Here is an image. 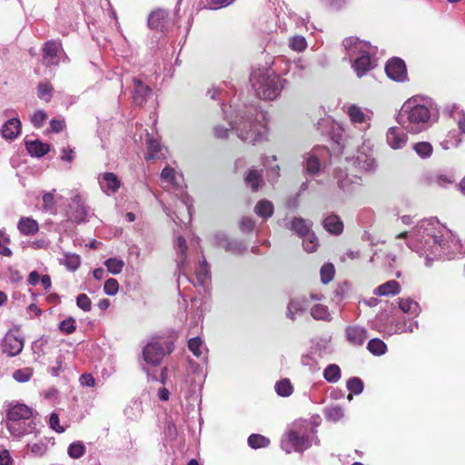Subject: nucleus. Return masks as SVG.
I'll return each instance as SVG.
<instances>
[{
	"label": "nucleus",
	"instance_id": "f257e3e1",
	"mask_svg": "<svg viewBox=\"0 0 465 465\" xmlns=\"http://www.w3.org/2000/svg\"><path fill=\"white\" fill-rule=\"evenodd\" d=\"M397 238H407V244L427 267L434 261L455 259L465 254V244L450 229L435 218L419 222L410 233L404 232Z\"/></svg>",
	"mask_w": 465,
	"mask_h": 465
},
{
	"label": "nucleus",
	"instance_id": "f03ea898",
	"mask_svg": "<svg viewBox=\"0 0 465 465\" xmlns=\"http://www.w3.org/2000/svg\"><path fill=\"white\" fill-rule=\"evenodd\" d=\"M225 120L230 129L217 124L213 127L214 136L218 139L228 137L230 131L244 143L256 144L267 139V114L255 104H242V106L229 105V110L223 107Z\"/></svg>",
	"mask_w": 465,
	"mask_h": 465
},
{
	"label": "nucleus",
	"instance_id": "7ed1b4c3",
	"mask_svg": "<svg viewBox=\"0 0 465 465\" xmlns=\"http://www.w3.org/2000/svg\"><path fill=\"white\" fill-rule=\"evenodd\" d=\"M439 108L428 96L414 95L407 99L397 115L398 124L410 134L429 130L439 119Z\"/></svg>",
	"mask_w": 465,
	"mask_h": 465
},
{
	"label": "nucleus",
	"instance_id": "20e7f679",
	"mask_svg": "<svg viewBox=\"0 0 465 465\" xmlns=\"http://www.w3.org/2000/svg\"><path fill=\"white\" fill-rule=\"evenodd\" d=\"M342 45L358 77L365 75L376 66V46L353 36L344 39Z\"/></svg>",
	"mask_w": 465,
	"mask_h": 465
},
{
	"label": "nucleus",
	"instance_id": "39448f33",
	"mask_svg": "<svg viewBox=\"0 0 465 465\" xmlns=\"http://www.w3.org/2000/svg\"><path fill=\"white\" fill-rule=\"evenodd\" d=\"M175 250L176 265L181 272L177 278L178 289H180L181 285L184 282H191L194 287L207 289L210 281V273L206 261L203 259V262H200L195 272V279L192 280L188 275V272L191 271V262L186 255L187 243L183 236L178 237L175 243Z\"/></svg>",
	"mask_w": 465,
	"mask_h": 465
},
{
	"label": "nucleus",
	"instance_id": "423d86ee",
	"mask_svg": "<svg viewBox=\"0 0 465 465\" xmlns=\"http://www.w3.org/2000/svg\"><path fill=\"white\" fill-rule=\"evenodd\" d=\"M252 86L260 99L275 100L282 93L286 80L271 68H259L250 76Z\"/></svg>",
	"mask_w": 465,
	"mask_h": 465
},
{
	"label": "nucleus",
	"instance_id": "0eeeda50",
	"mask_svg": "<svg viewBox=\"0 0 465 465\" xmlns=\"http://www.w3.org/2000/svg\"><path fill=\"white\" fill-rule=\"evenodd\" d=\"M161 181L165 183L164 186L168 190L173 191L179 196L188 213L191 214L193 201L184 192L182 173H178L173 167L165 166L161 173Z\"/></svg>",
	"mask_w": 465,
	"mask_h": 465
},
{
	"label": "nucleus",
	"instance_id": "6e6552de",
	"mask_svg": "<svg viewBox=\"0 0 465 465\" xmlns=\"http://www.w3.org/2000/svg\"><path fill=\"white\" fill-rule=\"evenodd\" d=\"M311 307V314L316 320H330V313L325 305L316 303L311 306V302L302 299V301H292L288 305L287 317L294 320V314Z\"/></svg>",
	"mask_w": 465,
	"mask_h": 465
},
{
	"label": "nucleus",
	"instance_id": "1a4fd4ad",
	"mask_svg": "<svg viewBox=\"0 0 465 465\" xmlns=\"http://www.w3.org/2000/svg\"><path fill=\"white\" fill-rule=\"evenodd\" d=\"M173 348L171 341H151L143 350V360L153 366L159 365L163 356L171 353Z\"/></svg>",
	"mask_w": 465,
	"mask_h": 465
},
{
	"label": "nucleus",
	"instance_id": "9d476101",
	"mask_svg": "<svg viewBox=\"0 0 465 465\" xmlns=\"http://www.w3.org/2000/svg\"><path fill=\"white\" fill-rule=\"evenodd\" d=\"M66 215L70 221L76 223H84L88 221L91 215V210L85 204L84 200L79 193L72 197Z\"/></svg>",
	"mask_w": 465,
	"mask_h": 465
},
{
	"label": "nucleus",
	"instance_id": "9b49d317",
	"mask_svg": "<svg viewBox=\"0 0 465 465\" xmlns=\"http://www.w3.org/2000/svg\"><path fill=\"white\" fill-rule=\"evenodd\" d=\"M346 112L351 122L361 130H366L370 127L371 111L363 109L357 104H349Z\"/></svg>",
	"mask_w": 465,
	"mask_h": 465
},
{
	"label": "nucleus",
	"instance_id": "f8f14e48",
	"mask_svg": "<svg viewBox=\"0 0 465 465\" xmlns=\"http://www.w3.org/2000/svg\"><path fill=\"white\" fill-rule=\"evenodd\" d=\"M328 154L325 147L313 148L304 155V167L309 175H316L321 171L322 159Z\"/></svg>",
	"mask_w": 465,
	"mask_h": 465
},
{
	"label": "nucleus",
	"instance_id": "ddd939ff",
	"mask_svg": "<svg viewBox=\"0 0 465 465\" xmlns=\"http://www.w3.org/2000/svg\"><path fill=\"white\" fill-rule=\"evenodd\" d=\"M64 55L61 41L50 40L43 48V61L46 65H57L61 56Z\"/></svg>",
	"mask_w": 465,
	"mask_h": 465
},
{
	"label": "nucleus",
	"instance_id": "4468645a",
	"mask_svg": "<svg viewBox=\"0 0 465 465\" xmlns=\"http://www.w3.org/2000/svg\"><path fill=\"white\" fill-rule=\"evenodd\" d=\"M387 76L396 82H404L407 79V68L404 61L398 57L390 59L385 65Z\"/></svg>",
	"mask_w": 465,
	"mask_h": 465
},
{
	"label": "nucleus",
	"instance_id": "2eb2a0df",
	"mask_svg": "<svg viewBox=\"0 0 465 465\" xmlns=\"http://www.w3.org/2000/svg\"><path fill=\"white\" fill-rule=\"evenodd\" d=\"M213 239L215 244L223 248L226 252L240 254L247 250V245L242 241L228 238L223 232L215 233Z\"/></svg>",
	"mask_w": 465,
	"mask_h": 465
},
{
	"label": "nucleus",
	"instance_id": "dca6fc26",
	"mask_svg": "<svg viewBox=\"0 0 465 465\" xmlns=\"http://www.w3.org/2000/svg\"><path fill=\"white\" fill-rule=\"evenodd\" d=\"M97 179L101 190L107 195L115 193L121 186V181L114 173H100Z\"/></svg>",
	"mask_w": 465,
	"mask_h": 465
},
{
	"label": "nucleus",
	"instance_id": "f3484780",
	"mask_svg": "<svg viewBox=\"0 0 465 465\" xmlns=\"http://www.w3.org/2000/svg\"><path fill=\"white\" fill-rule=\"evenodd\" d=\"M401 127H390L386 134V141L389 146L394 150L403 148L408 141V135Z\"/></svg>",
	"mask_w": 465,
	"mask_h": 465
},
{
	"label": "nucleus",
	"instance_id": "a211bd4d",
	"mask_svg": "<svg viewBox=\"0 0 465 465\" xmlns=\"http://www.w3.org/2000/svg\"><path fill=\"white\" fill-rule=\"evenodd\" d=\"M24 348V339L15 333H7L3 340L2 351L8 356L18 355Z\"/></svg>",
	"mask_w": 465,
	"mask_h": 465
},
{
	"label": "nucleus",
	"instance_id": "6ab92c4d",
	"mask_svg": "<svg viewBox=\"0 0 465 465\" xmlns=\"http://www.w3.org/2000/svg\"><path fill=\"white\" fill-rule=\"evenodd\" d=\"M134 88L132 91L133 103L142 106L146 103L147 98L152 94V89L139 79L134 78Z\"/></svg>",
	"mask_w": 465,
	"mask_h": 465
},
{
	"label": "nucleus",
	"instance_id": "aec40b11",
	"mask_svg": "<svg viewBox=\"0 0 465 465\" xmlns=\"http://www.w3.org/2000/svg\"><path fill=\"white\" fill-rule=\"evenodd\" d=\"M150 28L163 32L168 27V13L163 9L153 11L148 17Z\"/></svg>",
	"mask_w": 465,
	"mask_h": 465
},
{
	"label": "nucleus",
	"instance_id": "412c9836",
	"mask_svg": "<svg viewBox=\"0 0 465 465\" xmlns=\"http://www.w3.org/2000/svg\"><path fill=\"white\" fill-rule=\"evenodd\" d=\"M32 416L33 410L31 408L25 404L17 403L9 408L7 420L30 421Z\"/></svg>",
	"mask_w": 465,
	"mask_h": 465
},
{
	"label": "nucleus",
	"instance_id": "4be33fe9",
	"mask_svg": "<svg viewBox=\"0 0 465 465\" xmlns=\"http://www.w3.org/2000/svg\"><path fill=\"white\" fill-rule=\"evenodd\" d=\"M6 428L15 438H20L25 434L32 432L34 427L32 421L25 420H6Z\"/></svg>",
	"mask_w": 465,
	"mask_h": 465
},
{
	"label": "nucleus",
	"instance_id": "5701e85b",
	"mask_svg": "<svg viewBox=\"0 0 465 465\" xmlns=\"http://www.w3.org/2000/svg\"><path fill=\"white\" fill-rule=\"evenodd\" d=\"M21 133V122L14 117L6 121L2 128V135L6 140H15Z\"/></svg>",
	"mask_w": 465,
	"mask_h": 465
},
{
	"label": "nucleus",
	"instance_id": "b1692460",
	"mask_svg": "<svg viewBox=\"0 0 465 465\" xmlns=\"http://www.w3.org/2000/svg\"><path fill=\"white\" fill-rule=\"evenodd\" d=\"M346 338L352 345H362L367 339V331L360 326H349L345 330Z\"/></svg>",
	"mask_w": 465,
	"mask_h": 465
},
{
	"label": "nucleus",
	"instance_id": "393cba45",
	"mask_svg": "<svg viewBox=\"0 0 465 465\" xmlns=\"http://www.w3.org/2000/svg\"><path fill=\"white\" fill-rule=\"evenodd\" d=\"M25 148L32 157H42L50 151V145L39 140L25 141Z\"/></svg>",
	"mask_w": 465,
	"mask_h": 465
},
{
	"label": "nucleus",
	"instance_id": "a878e982",
	"mask_svg": "<svg viewBox=\"0 0 465 465\" xmlns=\"http://www.w3.org/2000/svg\"><path fill=\"white\" fill-rule=\"evenodd\" d=\"M312 223L301 217H295L291 223L290 229L294 231L299 237L303 238L312 232Z\"/></svg>",
	"mask_w": 465,
	"mask_h": 465
},
{
	"label": "nucleus",
	"instance_id": "bb28decb",
	"mask_svg": "<svg viewBox=\"0 0 465 465\" xmlns=\"http://www.w3.org/2000/svg\"><path fill=\"white\" fill-rule=\"evenodd\" d=\"M324 229L331 234L340 235L343 231V223L336 214H330L322 221Z\"/></svg>",
	"mask_w": 465,
	"mask_h": 465
},
{
	"label": "nucleus",
	"instance_id": "cd10ccee",
	"mask_svg": "<svg viewBox=\"0 0 465 465\" xmlns=\"http://www.w3.org/2000/svg\"><path fill=\"white\" fill-rule=\"evenodd\" d=\"M288 440L296 451H303L312 445L308 437L300 436L293 430L289 431Z\"/></svg>",
	"mask_w": 465,
	"mask_h": 465
},
{
	"label": "nucleus",
	"instance_id": "c85d7f7f",
	"mask_svg": "<svg viewBox=\"0 0 465 465\" xmlns=\"http://www.w3.org/2000/svg\"><path fill=\"white\" fill-rule=\"evenodd\" d=\"M354 163L361 170L371 171L375 167V160L371 153L359 151Z\"/></svg>",
	"mask_w": 465,
	"mask_h": 465
},
{
	"label": "nucleus",
	"instance_id": "c756f323",
	"mask_svg": "<svg viewBox=\"0 0 465 465\" xmlns=\"http://www.w3.org/2000/svg\"><path fill=\"white\" fill-rule=\"evenodd\" d=\"M17 228L24 235H33L39 230L37 222L30 217H22L18 222Z\"/></svg>",
	"mask_w": 465,
	"mask_h": 465
},
{
	"label": "nucleus",
	"instance_id": "7c9ffc66",
	"mask_svg": "<svg viewBox=\"0 0 465 465\" xmlns=\"http://www.w3.org/2000/svg\"><path fill=\"white\" fill-rule=\"evenodd\" d=\"M273 211L274 207L272 203L266 199L259 201L254 207V213L264 220L272 217Z\"/></svg>",
	"mask_w": 465,
	"mask_h": 465
},
{
	"label": "nucleus",
	"instance_id": "2f4dec72",
	"mask_svg": "<svg viewBox=\"0 0 465 465\" xmlns=\"http://www.w3.org/2000/svg\"><path fill=\"white\" fill-rule=\"evenodd\" d=\"M245 183L253 192L258 191L264 184L261 173L256 169L249 171L245 177Z\"/></svg>",
	"mask_w": 465,
	"mask_h": 465
},
{
	"label": "nucleus",
	"instance_id": "473e14b6",
	"mask_svg": "<svg viewBox=\"0 0 465 465\" xmlns=\"http://www.w3.org/2000/svg\"><path fill=\"white\" fill-rule=\"evenodd\" d=\"M60 263L64 265L69 271H76L81 264V257L76 253L65 252L60 259Z\"/></svg>",
	"mask_w": 465,
	"mask_h": 465
},
{
	"label": "nucleus",
	"instance_id": "72a5a7b5",
	"mask_svg": "<svg viewBox=\"0 0 465 465\" xmlns=\"http://www.w3.org/2000/svg\"><path fill=\"white\" fill-rule=\"evenodd\" d=\"M399 307L404 313L413 316H418L420 312L419 303L410 298L401 299L399 301Z\"/></svg>",
	"mask_w": 465,
	"mask_h": 465
},
{
	"label": "nucleus",
	"instance_id": "f704fd0d",
	"mask_svg": "<svg viewBox=\"0 0 465 465\" xmlns=\"http://www.w3.org/2000/svg\"><path fill=\"white\" fill-rule=\"evenodd\" d=\"M188 348L197 358L203 357L206 351V348L203 343V341L199 337H194L189 340Z\"/></svg>",
	"mask_w": 465,
	"mask_h": 465
},
{
	"label": "nucleus",
	"instance_id": "c9c22d12",
	"mask_svg": "<svg viewBox=\"0 0 465 465\" xmlns=\"http://www.w3.org/2000/svg\"><path fill=\"white\" fill-rule=\"evenodd\" d=\"M367 349L374 355H383L387 351L386 344L380 339L374 338L369 341Z\"/></svg>",
	"mask_w": 465,
	"mask_h": 465
},
{
	"label": "nucleus",
	"instance_id": "e433bc0d",
	"mask_svg": "<svg viewBox=\"0 0 465 465\" xmlns=\"http://www.w3.org/2000/svg\"><path fill=\"white\" fill-rule=\"evenodd\" d=\"M324 379L329 382H337L341 378V369L336 364H329L323 371Z\"/></svg>",
	"mask_w": 465,
	"mask_h": 465
},
{
	"label": "nucleus",
	"instance_id": "4c0bfd02",
	"mask_svg": "<svg viewBox=\"0 0 465 465\" xmlns=\"http://www.w3.org/2000/svg\"><path fill=\"white\" fill-rule=\"evenodd\" d=\"M413 150L422 159L429 158L432 154V145L429 142H419L413 144Z\"/></svg>",
	"mask_w": 465,
	"mask_h": 465
},
{
	"label": "nucleus",
	"instance_id": "58836bf2",
	"mask_svg": "<svg viewBox=\"0 0 465 465\" xmlns=\"http://www.w3.org/2000/svg\"><path fill=\"white\" fill-rule=\"evenodd\" d=\"M104 265L108 272L113 274H118L123 271L124 262L119 258H109L104 262Z\"/></svg>",
	"mask_w": 465,
	"mask_h": 465
},
{
	"label": "nucleus",
	"instance_id": "ea45409f",
	"mask_svg": "<svg viewBox=\"0 0 465 465\" xmlns=\"http://www.w3.org/2000/svg\"><path fill=\"white\" fill-rule=\"evenodd\" d=\"M248 444L252 449L264 448L270 444V440L261 434H252L248 438Z\"/></svg>",
	"mask_w": 465,
	"mask_h": 465
},
{
	"label": "nucleus",
	"instance_id": "a19ab883",
	"mask_svg": "<svg viewBox=\"0 0 465 465\" xmlns=\"http://www.w3.org/2000/svg\"><path fill=\"white\" fill-rule=\"evenodd\" d=\"M302 239L303 249L307 252H313L317 250V248L319 246V241L313 232L309 233L307 236H305Z\"/></svg>",
	"mask_w": 465,
	"mask_h": 465
},
{
	"label": "nucleus",
	"instance_id": "79ce46f5",
	"mask_svg": "<svg viewBox=\"0 0 465 465\" xmlns=\"http://www.w3.org/2000/svg\"><path fill=\"white\" fill-rule=\"evenodd\" d=\"M54 88L49 83H41L38 85V97L45 102H50L53 97Z\"/></svg>",
	"mask_w": 465,
	"mask_h": 465
},
{
	"label": "nucleus",
	"instance_id": "37998d69",
	"mask_svg": "<svg viewBox=\"0 0 465 465\" xmlns=\"http://www.w3.org/2000/svg\"><path fill=\"white\" fill-rule=\"evenodd\" d=\"M275 391L282 397H288L292 393V386L288 379H283L275 384Z\"/></svg>",
	"mask_w": 465,
	"mask_h": 465
},
{
	"label": "nucleus",
	"instance_id": "c03bdc74",
	"mask_svg": "<svg viewBox=\"0 0 465 465\" xmlns=\"http://www.w3.org/2000/svg\"><path fill=\"white\" fill-rule=\"evenodd\" d=\"M321 281L323 283H329L334 277L335 269L332 263H325L322 266L321 271Z\"/></svg>",
	"mask_w": 465,
	"mask_h": 465
},
{
	"label": "nucleus",
	"instance_id": "a18cd8bd",
	"mask_svg": "<svg viewBox=\"0 0 465 465\" xmlns=\"http://www.w3.org/2000/svg\"><path fill=\"white\" fill-rule=\"evenodd\" d=\"M85 452V446L81 441H75L68 447V455L73 459L81 458Z\"/></svg>",
	"mask_w": 465,
	"mask_h": 465
},
{
	"label": "nucleus",
	"instance_id": "49530a36",
	"mask_svg": "<svg viewBox=\"0 0 465 465\" xmlns=\"http://www.w3.org/2000/svg\"><path fill=\"white\" fill-rule=\"evenodd\" d=\"M289 46L297 52H302L306 49L307 42L305 37L302 35H294L289 40Z\"/></svg>",
	"mask_w": 465,
	"mask_h": 465
},
{
	"label": "nucleus",
	"instance_id": "de8ad7c7",
	"mask_svg": "<svg viewBox=\"0 0 465 465\" xmlns=\"http://www.w3.org/2000/svg\"><path fill=\"white\" fill-rule=\"evenodd\" d=\"M325 415L328 420L338 421L343 417L344 412L341 406H331L326 409Z\"/></svg>",
	"mask_w": 465,
	"mask_h": 465
},
{
	"label": "nucleus",
	"instance_id": "09e8293b",
	"mask_svg": "<svg viewBox=\"0 0 465 465\" xmlns=\"http://www.w3.org/2000/svg\"><path fill=\"white\" fill-rule=\"evenodd\" d=\"M347 389L356 395L361 394L363 391V382L360 378L353 377L348 380Z\"/></svg>",
	"mask_w": 465,
	"mask_h": 465
},
{
	"label": "nucleus",
	"instance_id": "8fccbe9b",
	"mask_svg": "<svg viewBox=\"0 0 465 465\" xmlns=\"http://www.w3.org/2000/svg\"><path fill=\"white\" fill-rule=\"evenodd\" d=\"M306 65L302 60H296L289 64V71L292 72L294 77L302 78L304 75Z\"/></svg>",
	"mask_w": 465,
	"mask_h": 465
},
{
	"label": "nucleus",
	"instance_id": "3c124183",
	"mask_svg": "<svg viewBox=\"0 0 465 465\" xmlns=\"http://www.w3.org/2000/svg\"><path fill=\"white\" fill-rule=\"evenodd\" d=\"M434 181L439 186L447 187L449 184H452L455 182V178L452 173H439L436 175Z\"/></svg>",
	"mask_w": 465,
	"mask_h": 465
},
{
	"label": "nucleus",
	"instance_id": "603ef678",
	"mask_svg": "<svg viewBox=\"0 0 465 465\" xmlns=\"http://www.w3.org/2000/svg\"><path fill=\"white\" fill-rule=\"evenodd\" d=\"M47 118V114L44 110L35 111L31 115V123L36 128H40Z\"/></svg>",
	"mask_w": 465,
	"mask_h": 465
},
{
	"label": "nucleus",
	"instance_id": "864d4df0",
	"mask_svg": "<svg viewBox=\"0 0 465 465\" xmlns=\"http://www.w3.org/2000/svg\"><path fill=\"white\" fill-rule=\"evenodd\" d=\"M13 377L18 382H25L32 377V371L28 368L20 369L14 372Z\"/></svg>",
	"mask_w": 465,
	"mask_h": 465
},
{
	"label": "nucleus",
	"instance_id": "5fc2aeb1",
	"mask_svg": "<svg viewBox=\"0 0 465 465\" xmlns=\"http://www.w3.org/2000/svg\"><path fill=\"white\" fill-rule=\"evenodd\" d=\"M43 207L47 212L54 210V197L53 193H45L43 195Z\"/></svg>",
	"mask_w": 465,
	"mask_h": 465
},
{
	"label": "nucleus",
	"instance_id": "6e6d98bb",
	"mask_svg": "<svg viewBox=\"0 0 465 465\" xmlns=\"http://www.w3.org/2000/svg\"><path fill=\"white\" fill-rule=\"evenodd\" d=\"M9 242V238L5 236L2 231H0V254L3 256H11L12 251L6 246Z\"/></svg>",
	"mask_w": 465,
	"mask_h": 465
},
{
	"label": "nucleus",
	"instance_id": "4d7b16f0",
	"mask_svg": "<svg viewBox=\"0 0 465 465\" xmlns=\"http://www.w3.org/2000/svg\"><path fill=\"white\" fill-rule=\"evenodd\" d=\"M401 285L395 280L388 281L379 285L374 291H400Z\"/></svg>",
	"mask_w": 465,
	"mask_h": 465
},
{
	"label": "nucleus",
	"instance_id": "13d9d810",
	"mask_svg": "<svg viewBox=\"0 0 465 465\" xmlns=\"http://www.w3.org/2000/svg\"><path fill=\"white\" fill-rule=\"evenodd\" d=\"M255 222L250 217H243L240 222V229L242 232H251L254 229Z\"/></svg>",
	"mask_w": 465,
	"mask_h": 465
},
{
	"label": "nucleus",
	"instance_id": "bf43d9fd",
	"mask_svg": "<svg viewBox=\"0 0 465 465\" xmlns=\"http://www.w3.org/2000/svg\"><path fill=\"white\" fill-rule=\"evenodd\" d=\"M35 456H43L47 450V445L39 441L28 446Z\"/></svg>",
	"mask_w": 465,
	"mask_h": 465
},
{
	"label": "nucleus",
	"instance_id": "052dcab7",
	"mask_svg": "<svg viewBox=\"0 0 465 465\" xmlns=\"http://www.w3.org/2000/svg\"><path fill=\"white\" fill-rule=\"evenodd\" d=\"M74 320L68 318L61 322L60 330L67 334L73 333L75 331Z\"/></svg>",
	"mask_w": 465,
	"mask_h": 465
},
{
	"label": "nucleus",
	"instance_id": "680f3d73",
	"mask_svg": "<svg viewBox=\"0 0 465 465\" xmlns=\"http://www.w3.org/2000/svg\"><path fill=\"white\" fill-rule=\"evenodd\" d=\"M77 306L82 310L88 312L91 309V300L84 293H81L76 300Z\"/></svg>",
	"mask_w": 465,
	"mask_h": 465
},
{
	"label": "nucleus",
	"instance_id": "e2e57ef3",
	"mask_svg": "<svg viewBox=\"0 0 465 465\" xmlns=\"http://www.w3.org/2000/svg\"><path fill=\"white\" fill-rule=\"evenodd\" d=\"M49 425H50V428L54 430H55L56 432H64V428L60 426L59 424V417H58V414L53 412L51 415H50V419H49Z\"/></svg>",
	"mask_w": 465,
	"mask_h": 465
},
{
	"label": "nucleus",
	"instance_id": "0e129e2a",
	"mask_svg": "<svg viewBox=\"0 0 465 465\" xmlns=\"http://www.w3.org/2000/svg\"><path fill=\"white\" fill-rule=\"evenodd\" d=\"M65 127L64 119H56L54 118L50 121V128L54 133H60Z\"/></svg>",
	"mask_w": 465,
	"mask_h": 465
},
{
	"label": "nucleus",
	"instance_id": "69168bd1",
	"mask_svg": "<svg viewBox=\"0 0 465 465\" xmlns=\"http://www.w3.org/2000/svg\"><path fill=\"white\" fill-rule=\"evenodd\" d=\"M8 281L12 283H16L22 281L23 276L17 270L10 268L7 273Z\"/></svg>",
	"mask_w": 465,
	"mask_h": 465
},
{
	"label": "nucleus",
	"instance_id": "338daca9",
	"mask_svg": "<svg viewBox=\"0 0 465 465\" xmlns=\"http://www.w3.org/2000/svg\"><path fill=\"white\" fill-rule=\"evenodd\" d=\"M79 381H80L81 385L87 386V387H94L95 384L94 378L93 377L92 374H89V373L83 374L80 377Z\"/></svg>",
	"mask_w": 465,
	"mask_h": 465
},
{
	"label": "nucleus",
	"instance_id": "774afa93",
	"mask_svg": "<svg viewBox=\"0 0 465 465\" xmlns=\"http://www.w3.org/2000/svg\"><path fill=\"white\" fill-rule=\"evenodd\" d=\"M12 458L7 450H0V465H10Z\"/></svg>",
	"mask_w": 465,
	"mask_h": 465
}]
</instances>
